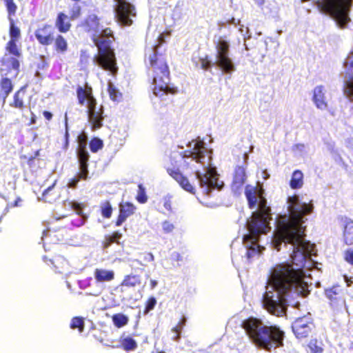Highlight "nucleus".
Here are the masks:
<instances>
[{
	"label": "nucleus",
	"instance_id": "obj_1",
	"mask_svg": "<svg viewBox=\"0 0 353 353\" xmlns=\"http://www.w3.org/2000/svg\"><path fill=\"white\" fill-rule=\"evenodd\" d=\"M289 218L280 220L277 225V235L279 241L276 244L280 250L281 242L293 245L291 263L276 264L270 271L268 282L276 292L267 291L263 296L264 308L271 314L282 316L287 310L285 295L292 288L306 285L303 281L306 258L313 252L314 245L305 241L304 216L313 212L312 201L302 203L296 194L288 198Z\"/></svg>",
	"mask_w": 353,
	"mask_h": 353
},
{
	"label": "nucleus",
	"instance_id": "obj_2",
	"mask_svg": "<svg viewBox=\"0 0 353 353\" xmlns=\"http://www.w3.org/2000/svg\"><path fill=\"white\" fill-rule=\"evenodd\" d=\"M100 18L95 14L87 15L79 24L81 30L90 35L97 48V54L94 57L95 63L103 70L115 77L119 71L117 58L112 43L115 41L113 30L110 28L101 29Z\"/></svg>",
	"mask_w": 353,
	"mask_h": 353
},
{
	"label": "nucleus",
	"instance_id": "obj_3",
	"mask_svg": "<svg viewBox=\"0 0 353 353\" xmlns=\"http://www.w3.org/2000/svg\"><path fill=\"white\" fill-rule=\"evenodd\" d=\"M250 340L257 347L265 351L283 346L285 332L275 324H265L256 317H249L241 323Z\"/></svg>",
	"mask_w": 353,
	"mask_h": 353
},
{
	"label": "nucleus",
	"instance_id": "obj_4",
	"mask_svg": "<svg viewBox=\"0 0 353 353\" xmlns=\"http://www.w3.org/2000/svg\"><path fill=\"white\" fill-rule=\"evenodd\" d=\"M159 43L152 47V52L148 56L149 64L153 73L154 94L161 96L163 94H174L177 88L168 85L170 80V70L165 55L159 51V46L163 41L161 35Z\"/></svg>",
	"mask_w": 353,
	"mask_h": 353
},
{
	"label": "nucleus",
	"instance_id": "obj_5",
	"mask_svg": "<svg viewBox=\"0 0 353 353\" xmlns=\"http://www.w3.org/2000/svg\"><path fill=\"white\" fill-rule=\"evenodd\" d=\"M259 208V211L252 214L251 221L248 223V228L250 233L243 236L245 243L251 242L249 249L253 252H256V248L259 247L257 243L259 234L267 232L269 222L272 219L271 209L267 205L265 198L260 196Z\"/></svg>",
	"mask_w": 353,
	"mask_h": 353
},
{
	"label": "nucleus",
	"instance_id": "obj_6",
	"mask_svg": "<svg viewBox=\"0 0 353 353\" xmlns=\"http://www.w3.org/2000/svg\"><path fill=\"white\" fill-rule=\"evenodd\" d=\"M353 0H316L315 5L322 14L332 18L341 28L350 21V12Z\"/></svg>",
	"mask_w": 353,
	"mask_h": 353
},
{
	"label": "nucleus",
	"instance_id": "obj_7",
	"mask_svg": "<svg viewBox=\"0 0 353 353\" xmlns=\"http://www.w3.org/2000/svg\"><path fill=\"white\" fill-rule=\"evenodd\" d=\"M77 97L78 103L81 106L87 107L89 122L92 130H97L103 126V107H97V102L92 93V88L86 85H79L77 88Z\"/></svg>",
	"mask_w": 353,
	"mask_h": 353
},
{
	"label": "nucleus",
	"instance_id": "obj_8",
	"mask_svg": "<svg viewBox=\"0 0 353 353\" xmlns=\"http://www.w3.org/2000/svg\"><path fill=\"white\" fill-rule=\"evenodd\" d=\"M117 3L115 9V17L117 21L123 26H130L133 23V18L137 15L134 6L127 0H115Z\"/></svg>",
	"mask_w": 353,
	"mask_h": 353
},
{
	"label": "nucleus",
	"instance_id": "obj_9",
	"mask_svg": "<svg viewBox=\"0 0 353 353\" xmlns=\"http://www.w3.org/2000/svg\"><path fill=\"white\" fill-rule=\"evenodd\" d=\"M217 50V64L225 73H231L235 70L232 59L229 57L230 44L227 41L220 39L216 45Z\"/></svg>",
	"mask_w": 353,
	"mask_h": 353
},
{
	"label": "nucleus",
	"instance_id": "obj_10",
	"mask_svg": "<svg viewBox=\"0 0 353 353\" xmlns=\"http://www.w3.org/2000/svg\"><path fill=\"white\" fill-rule=\"evenodd\" d=\"M199 185L205 189L206 194H208L211 188L220 190L223 186V182L219 181V174L214 168H208L204 174L199 171L195 173Z\"/></svg>",
	"mask_w": 353,
	"mask_h": 353
},
{
	"label": "nucleus",
	"instance_id": "obj_11",
	"mask_svg": "<svg viewBox=\"0 0 353 353\" xmlns=\"http://www.w3.org/2000/svg\"><path fill=\"white\" fill-rule=\"evenodd\" d=\"M3 2L8 12V18L10 23V40L19 41L21 37V31L20 29L16 26L13 19V17H14L17 13V6L14 0H3Z\"/></svg>",
	"mask_w": 353,
	"mask_h": 353
},
{
	"label": "nucleus",
	"instance_id": "obj_12",
	"mask_svg": "<svg viewBox=\"0 0 353 353\" xmlns=\"http://www.w3.org/2000/svg\"><path fill=\"white\" fill-rule=\"evenodd\" d=\"M345 79L344 81V93L353 101V52H350L344 62Z\"/></svg>",
	"mask_w": 353,
	"mask_h": 353
},
{
	"label": "nucleus",
	"instance_id": "obj_13",
	"mask_svg": "<svg viewBox=\"0 0 353 353\" xmlns=\"http://www.w3.org/2000/svg\"><path fill=\"white\" fill-rule=\"evenodd\" d=\"M313 323L305 317L296 319L292 325V331L297 339L308 337L313 330Z\"/></svg>",
	"mask_w": 353,
	"mask_h": 353
},
{
	"label": "nucleus",
	"instance_id": "obj_14",
	"mask_svg": "<svg viewBox=\"0 0 353 353\" xmlns=\"http://www.w3.org/2000/svg\"><path fill=\"white\" fill-rule=\"evenodd\" d=\"M34 37L38 43L44 46H50L54 40V30L51 25L43 24L34 31Z\"/></svg>",
	"mask_w": 353,
	"mask_h": 353
},
{
	"label": "nucleus",
	"instance_id": "obj_15",
	"mask_svg": "<svg viewBox=\"0 0 353 353\" xmlns=\"http://www.w3.org/2000/svg\"><path fill=\"white\" fill-rule=\"evenodd\" d=\"M166 171L168 174L174 179L180 185V187L185 191L195 194L196 189L194 186L190 182L188 177L184 176L179 168L172 169L170 167L166 168Z\"/></svg>",
	"mask_w": 353,
	"mask_h": 353
},
{
	"label": "nucleus",
	"instance_id": "obj_16",
	"mask_svg": "<svg viewBox=\"0 0 353 353\" xmlns=\"http://www.w3.org/2000/svg\"><path fill=\"white\" fill-rule=\"evenodd\" d=\"M193 147L190 150H186L182 152L183 157L192 158L197 163H201L205 157L206 148L203 141H196L192 142Z\"/></svg>",
	"mask_w": 353,
	"mask_h": 353
},
{
	"label": "nucleus",
	"instance_id": "obj_17",
	"mask_svg": "<svg viewBox=\"0 0 353 353\" xmlns=\"http://www.w3.org/2000/svg\"><path fill=\"white\" fill-rule=\"evenodd\" d=\"M137 210V207L129 201L121 202L119 204V214L114 222L116 226H121L128 218L132 216Z\"/></svg>",
	"mask_w": 353,
	"mask_h": 353
},
{
	"label": "nucleus",
	"instance_id": "obj_18",
	"mask_svg": "<svg viewBox=\"0 0 353 353\" xmlns=\"http://www.w3.org/2000/svg\"><path fill=\"white\" fill-rule=\"evenodd\" d=\"M339 222L343 226V238L347 245H353V221L347 216H340Z\"/></svg>",
	"mask_w": 353,
	"mask_h": 353
},
{
	"label": "nucleus",
	"instance_id": "obj_19",
	"mask_svg": "<svg viewBox=\"0 0 353 353\" xmlns=\"http://www.w3.org/2000/svg\"><path fill=\"white\" fill-rule=\"evenodd\" d=\"M72 20V19L65 13L59 12L55 19V27L60 33H66L70 31L72 28V23L70 22Z\"/></svg>",
	"mask_w": 353,
	"mask_h": 353
},
{
	"label": "nucleus",
	"instance_id": "obj_20",
	"mask_svg": "<svg viewBox=\"0 0 353 353\" xmlns=\"http://www.w3.org/2000/svg\"><path fill=\"white\" fill-rule=\"evenodd\" d=\"M246 180L245 169L243 166L238 165L236 167L234 174V178L232 183V188L234 192L241 190Z\"/></svg>",
	"mask_w": 353,
	"mask_h": 353
},
{
	"label": "nucleus",
	"instance_id": "obj_21",
	"mask_svg": "<svg viewBox=\"0 0 353 353\" xmlns=\"http://www.w3.org/2000/svg\"><path fill=\"white\" fill-rule=\"evenodd\" d=\"M26 90L24 87L18 90L13 95L12 101L10 103V106L23 112L26 108L25 102Z\"/></svg>",
	"mask_w": 353,
	"mask_h": 353
},
{
	"label": "nucleus",
	"instance_id": "obj_22",
	"mask_svg": "<svg viewBox=\"0 0 353 353\" xmlns=\"http://www.w3.org/2000/svg\"><path fill=\"white\" fill-rule=\"evenodd\" d=\"M94 277L98 283H108L113 281L115 277L114 272L112 270L103 268H96L93 272Z\"/></svg>",
	"mask_w": 353,
	"mask_h": 353
},
{
	"label": "nucleus",
	"instance_id": "obj_23",
	"mask_svg": "<svg viewBox=\"0 0 353 353\" xmlns=\"http://www.w3.org/2000/svg\"><path fill=\"white\" fill-rule=\"evenodd\" d=\"M312 100L319 109H326L327 104L325 101L323 86L319 85L314 89Z\"/></svg>",
	"mask_w": 353,
	"mask_h": 353
},
{
	"label": "nucleus",
	"instance_id": "obj_24",
	"mask_svg": "<svg viewBox=\"0 0 353 353\" xmlns=\"http://www.w3.org/2000/svg\"><path fill=\"white\" fill-rule=\"evenodd\" d=\"M53 50L58 54H65L69 50V45L67 39L62 34H57L54 37Z\"/></svg>",
	"mask_w": 353,
	"mask_h": 353
},
{
	"label": "nucleus",
	"instance_id": "obj_25",
	"mask_svg": "<svg viewBox=\"0 0 353 353\" xmlns=\"http://www.w3.org/2000/svg\"><path fill=\"white\" fill-rule=\"evenodd\" d=\"M77 157L79 163V170L82 172L81 177L85 174H89L88 161L90 155L87 150H77Z\"/></svg>",
	"mask_w": 353,
	"mask_h": 353
},
{
	"label": "nucleus",
	"instance_id": "obj_26",
	"mask_svg": "<svg viewBox=\"0 0 353 353\" xmlns=\"http://www.w3.org/2000/svg\"><path fill=\"white\" fill-rule=\"evenodd\" d=\"M141 283V276L139 274H127L121 282L120 285L126 288H134Z\"/></svg>",
	"mask_w": 353,
	"mask_h": 353
},
{
	"label": "nucleus",
	"instance_id": "obj_27",
	"mask_svg": "<svg viewBox=\"0 0 353 353\" xmlns=\"http://www.w3.org/2000/svg\"><path fill=\"white\" fill-rule=\"evenodd\" d=\"M65 228L56 230L54 227L50 226L43 232V236H48L51 241H60L64 239Z\"/></svg>",
	"mask_w": 353,
	"mask_h": 353
},
{
	"label": "nucleus",
	"instance_id": "obj_28",
	"mask_svg": "<svg viewBox=\"0 0 353 353\" xmlns=\"http://www.w3.org/2000/svg\"><path fill=\"white\" fill-rule=\"evenodd\" d=\"M13 84L11 79L8 77H3L0 80V98H1L3 102L6 98L12 92Z\"/></svg>",
	"mask_w": 353,
	"mask_h": 353
},
{
	"label": "nucleus",
	"instance_id": "obj_29",
	"mask_svg": "<svg viewBox=\"0 0 353 353\" xmlns=\"http://www.w3.org/2000/svg\"><path fill=\"white\" fill-rule=\"evenodd\" d=\"M290 185L292 189H299L303 185V174L300 170H296L292 174L290 181Z\"/></svg>",
	"mask_w": 353,
	"mask_h": 353
},
{
	"label": "nucleus",
	"instance_id": "obj_30",
	"mask_svg": "<svg viewBox=\"0 0 353 353\" xmlns=\"http://www.w3.org/2000/svg\"><path fill=\"white\" fill-rule=\"evenodd\" d=\"M44 259L46 262L49 261L52 265H53L54 270L59 273H62L68 265L67 261L63 256H57L53 259L48 260L45 257Z\"/></svg>",
	"mask_w": 353,
	"mask_h": 353
},
{
	"label": "nucleus",
	"instance_id": "obj_31",
	"mask_svg": "<svg viewBox=\"0 0 353 353\" xmlns=\"http://www.w3.org/2000/svg\"><path fill=\"white\" fill-rule=\"evenodd\" d=\"M325 294L331 302H336L341 298V289L339 285H335L325 289Z\"/></svg>",
	"mask_w": 353,
	"mask_h": 353
},
{
	"label": "nucleus",
	"instance_id": "obj_32",
	"mask_svg": "<svg viewBox=\"0 0 353 353\" xmlns=\"http://www.w3.org/2000/svg\"><path fill=\"white\" fill-rule=\"evenodd\" d=\"M122 236V234L119 231H114L111 234H107L104 236L102 242L104 248H108L112 243H119V240Z\"/></svg>",
	"mask_w": 353,
	"mask_h": 353
},
{
	"label": "nucleus",
	"instance_id": "obj_33",
	"mask_svg": "<svg viewBox=\"0 0 353 353\" xmlns=\"http://www.w3.org/2000/svg\"><path fill=\"white\" fill-rule=\"evenodd\" d=\"M245 195L248 200L249 208L253 209L255 208L257 203V198L256 196V190L254 188L246 186L245 190Z\"/></svg>",
	"mask_w": 353,
	"mask_h": 353
},
{
	"label": "nucleus",
	"instance_id": "obj_34",
	"mask_svg": "<svg viewBox=\"0 0 353 353\" xmlns=\"http://www.w3.org/2000/svg\"><path fill=\"white\" fill-rule=\"evenodd\" d=\"M100 211L104 219H110L112 216L113 208L110 201L106 200L101 203Z\"/></svg>",
	"mask_w": 353,
	"mask_h": 353
},
{
	"label": "nucleus",
	"instance_id": "obj_35",
	"mask_svg": "<svg viewBox=\"0 0 353 353\" xmlns=\"http://www.w3.org/2000/svg\"><path fill=\"white\" fill-rule=\"evenodd\" d=\"M182 152H172L169 157L170 165L172 167V169L179 168V165L181 159H184Z\"/></svg>",
	"mask_w": 353,
	"mask_h": 353
},
{
	"label": "nucleus",
	"instance_id": "obj_36",
	"mask_svg": "<svg viewBox=\"0 0 353 353\" xmlns=\"http://www.w3.org/2000/svg\"><path fill=\"white\" fill-rule=\"evenodd\" d=\"M112 319L114 326L118 328L122 327L127 325L129 321L128 317L121 313L114 314L112 317Z\"/></svg>",
	"mask_w": 353,
	"mask_h": 353
},
{
	"label": "nucleus",
	"instance_id": "obj_37",
	"mask_svg": "<svg viewBox=\"0 0 353 353\" xmlns=\"http://www.w3.org/2000/svg\"><path fill=\"white\" fill-rule=\"evenodd\" d=\"M186 323V318L185 316H183L181 319L179 321L176 325H175L172 329V331L175 332V335L172 337V339L178 341L181 338V333L182 330L183 329V327L185 326Z\"/></svg>",
	"mask_w": 353,
	"mask_h": 353
},
{
	"label": "nucleus",
	"instance_id": "obj_38",
	"mask_svg": "<svg viewBox=\"0 0 353 353\" xmlns=\"http://www.w3.org/2000/svg\"><path fill=\"white\" fill-rule=\"evenodd\" d=\"M322 345V341L316 339H311L307 345L311 353H322L323 352Z\"/></svg>",
	"mask_w": 353,
	"mask_h": 353
},
{
	"label": "nucleus",
	"instance_id": "obj_39",
	"mask_svg": "<svg viewBox=\"0 0 353 353\" xmlns=\"http://www.w3.org/2000/svg\"><path fill=\"white\" fill-rule=\"evenodd\" d=\"M108 92L110 98L112 101H119L122 98V94L115 88V86L112 83H108Z\"/></svg>",
	"mask_w": 353,
	"mask_h": 353
},
{
	"label": "nucleus",
	"instance_id": "obj_40",
	"mask_svg": "<svg viewBox=\"0 0 353 353\" xmlns=\"http://www.w3.org/2000/svg\"><path fill=\"white\" fill-rule=\"evenodd\" d=\"M90 151L93 153L97 152L99 150H101L103 147V141L98 138H92L89 143Z\"/></svg>",
	"mask_w": 353,
	"mask_h": 353
},
{
	"label": "nucleus",
	"instance_id": "obj_41",
	"mask_svg": "<svg viewBox=\"0 0 353 353\" xmlns=\"http://www.w3.org/2000/svg\"><path fill=\"white\" fill-rule=\"evenodd\" d=\"M82 172H79L78 174L73 178L70 179L68 183L67 186L72 189H75L80 180L86 181L88 179V174H85V176L81 177Z\"/></svg>",
	"mask_w": 353,
	"mask_h": 353
},
{
	"label": "nucleus",
	"instance_id": "obj_42",
	"mask_svg": "<svg viewBox=\"0 0 353 353\" xmlns=\"http://www.w3.org/2000/svg\"><path fill=\"white\" fill-rule=\"evenodd\" d=\"M17 41L14 40H10L6 46V50L11 54L17 57H19L21 56V52L17 48Z\"/></svg>",
	"mask_w": 353,
	"mask_h": 353
},
{
	"label": "nucleus",
	"instance_id": "obj_43",
	"mask_svg": "<svg viewBox=\"0 0 353 353\" xmlns=\"http://www.w3.org/2000/svg\"><path fill=\"white\" fill-rule=\"evenodd\" d=\"M70 327L72 329L77 328L80 332L84 330V321L82 317L75 316L73 317L70 322Z\"/></svg>",
	"mask_w": 353,
	"mask_h": 353
},
{
	"label": "nucleus",
	"instance_id": "obj_44",
	"mask_svg": "<svg viewBox=\"0 0 353 353\" xmlns=\"http://www.w3.org/2000/svg\"><path fill=\"white\" fill-rule=\"evenodd\" d=\"M123 348L126 351L133 350L137 348V344L131 337L125 338L121 343Z\"/></svg>",
	"mask_w": 353,
	"mask_h": 353
},
{
	"label": "nucleus",
	"instance_id": "obj_45",
	"mask_svg": "<svg viewBox=\"0 0 353 353\" xmlns=\"http://www.w3.org/2000/svg\"><path fill=\"white\" fill-rule=\"evenodd\" d=\"M78 3H74L73 6L70 9V17L72 20H75L79 18L82 14V8L81 7L77 4Z\"/></svg>",
	"mask_w": 353,
	"mask_h": 353
},
{
	"label": "nucleus",
	"instance_id": "obj_46",
	"mask_svg": "<svg viewBox=\"0 0 353 353\" xmlns=\"http://www.w3.org/2000/svg\"><path fill=\"white\" fill-rule=\"evenodd\" d=\"M139 190L136 196V200L140 203H145L148 201V196H146L145 188L142 184H139Z\"/></svg>",
	"mask_w": 353,
	"mask_h": 353
},
{
	"label": "nucleus",
	"instance_id": "obj_47",
	"mask_svg": "<svg viewBox=\"0 0 353 353\" xmlns=\"http://www.w3.org/2000/svg\"><path fill=\"white\" fill-rule=\"evenodd\" d=\"M78 148L77 150H87L88 137L84 133H81L77 137Z\"/></svg>",
	"mask_w": 353,
	"mask_h": 353
},
{
	"label": "nucleus",
	"instance_id": "obj_48",
	"mask_svg": "<svg viewBox=\"0 0 353 353\" xmlns=\"http://www.w3.org/2000/svg\"><path fill=\"white\" fill-rule=\"evenodd\" d=\"M39 155V151L37 150L34 152V155L27 157L26 155H23L21 157L22 159L25 160V163L28 165L29 168H32L35 165V161L37 159V157Z\"/></svg>",
	"mask_w": 353,
	"mask_h": 353
},
{
	"label": "nucleus",
	"instance_id": "obj_49",
	"mask_svg": "<svg viewBox=\"0 0 353 353\" xmlns=\"http://www.w3.org/2000/svg\"><path fill=\"white\" fill-rule=\"evenodd\" d=\"M157 304V300L154 297H150L145 302V307L143 314H148L150 310H153Z\"/></svg>",
	"mask_w": 353,
	"mask_h": 353
},
{
	"label": "nucleus",
	"instance_id": "obj_50",
	"mask_svg": "<svg viewBox=\"0 0 353 353\" xmlns=\"http://www.w3.org/2000/svg\"><path fill=\"white\" fill-rule=\"evenodd\" d=\"M56 181L52 183V185H51L50 186H49L48 188H46L42 193V199L46 201V202H48V203H51L52 201L53 200L52 198H50V192L52 190V189L54 188L55 184H56Z\"/></svg>",
	"mask_w": 353,
	"mask_h": 353
},
{
	"label": "nucleus",
	"instance_id": "obj_51",
	"mask_svg": "<svg viewBox=\"0 0 353 353\" xmlns=\"http://www.w3.org/2000/svg\"><path fill=\"white\" fill-rule=\"evenodd\" d=\"M201 67L203 70H208L211 66V61L209 60V57L205 55L204 57L199 59Z\"/></svg>",
	"mask_w": 353,
	"mask_h": 353
},
{
	"label": "nucleus",
	"instance_id": "obj_52",
	"mask_svg": "<svg viewBox=\"0 0 353 353\" xmlns=\"http://www.w3.org/2000/svg\"><path fill=\"white\" fill-rule=\"evenodd\" d=\"M162 228L164 233L168 234L172 232L174 230V226L170 221H165L162 223Z\"/></svg>",
	"mask_w": 353,
	"mask_h": 353
},
{
	"label": "nucleus",
	"instance_id": "obj_53",
	"mask_svg": "<svg viewBox=\"0 0 353 353\" xmlns=\"http://www.w3.org/2000/svg\"><path fill=\"white\" fill-rule=\"evenodd\" d=\"M10 61L11 68L16 71L14 77H17L19 71V61L16 58H12Z\"/></svg>",
	"mask_w": 353,
	"mask_h": 353
},
{
	"label": "nucleus",
	"instance_id": "obj_54",
	"mask_svg": "<svg viewBox=\"0 0 353 353\" xmlns=\"http://www.w3.org/2000/svg\"><path fill=\"white\" fill-rule=\"evenodd\" d=\"M344 259L348 263L353 265V250H347L345 252Z\"/></svg>",
	"mask_w": 353,
	"mask_h": 353
},
{
	"label": "nucleus",
	"instance_id": "obj_55",
	"mask_svg": "<svg viewBox=\"0 0 353 353\" xmlns=\"http://www.w3.org/2000/svg\"><path fill=\"white\" fill-rule=\"evenodd\" d=\"M72 208L77 212L78 214L81 215L82 214L83 205L77 202H73L72 203Z\"/></svg>",
	"mask_w": 353,
	"mask_h": 353
},
{
	"label": "nucleus",
	"instance_id": "obj_56",
	"mask_svg": "<svg viewBox=\"0 0 353 353\" xmlns=\"http://www.w3.org/2000/svg\"><path fill=\"white\" fill-rule=\"evenodd\" d=\"M172 203L170 198L165 197L163 199V206L168 211H172Z\"/></svg>",
	"mask_w": 353,
	"mask_h": 353
},
{
	"label": "nucleus",
	"instance_id": "obj_57",
	"mask_svg": "<svg viewBox=\"0 0 353 353\" xmlns=\"http://www.w3.org/2000/svg\"><path fill=\"white\" fill-rule=\"evenodd\" d=\"M143 260L147 262H152L154 260V255L151 252L143 254Z\"/></svg>",
	"mask_w": 353,
	"mask_h": 353
},
{
	"label": "nucleus",
	"instance_id": "obj_58",
	"mask_svg": "<svg viewBox=\"0 0 353 353\" xmlns=\"http://www.w3.org/2000/svg\"><path fill=\"white\" fill-rule=\"evenodd\" d=\"M92 279L91 277L88 278L85 281H81L80 285L81 288H85L90 285Z\"/></svg>",
	"mask_w": 353,
	"mask_h": 353
},
{
	"label": "nucleus",
	"instance_id": "obj_59",
	"mask_svg": "<svg viewBox=\"0 0 353 353\" xmlns=\"http://www.w3.org/2000/svg\"><path fill=\"white\" fill-rule=\"evenodd\" d=\"M43 115L44 118L48 121H51L53 117V114L47 110L43 112Z\"/></svg>",
	"mask_w": 353,
	"mask_h": 353
},
{
	"label": "nucleus",
	"instance_id": "obj_60",
	"mask_svg": "<svg viewBox=\"0 0 353 353\" xmlns=\"http://www.w3.org/2000/svg\"><path fill=\"white\" fill-rule=\"evenodd\" d=\"M30 121H29V125H33V124H35L36 122H37V117L35 115V114L31 111V114H30Z\"/></svg>",
	"mask_w": 353,
	"mask_h": 353
},
{
	"label": "nucleus",
	"instance_id": "obj_61",
	"mask_svg": "<svg viewBox=\"0 0 353 353\" xmlns=\"http://www.w3.org/2000/svg\"><path fill=\"white\" fill-rule=\"evenodd\" d=\"M157 284H158L157 281L154 280V279H151L150 281V289L151 290L154 289L157 287Z\"/></svg>",
	"mask_w": 353,
	"mask_h": 353
},
{
	"label": "nucleus",
	"instance_id": "obj_62",
	"mask_svg": "<svg viewBox=\"0 0 353 353\" xmlns=\"http://www.w3.org/2000/svg\"><path fill=\"white\" fill-rule=\"evenodd\" d=\"M86 295L93 296H97L101 294V291H94L93 292H86Z\"/></svg>",
	"mask_w": 353,
	"mask_h": 353
},
{
	"label": "nucleus",
	"instance_id": "obj_63",
	"mask_svg": "<svg viewBox=\"0 0 353 353\" xmlns=\"http://www.w3.org/2000/svg\"><path fill=\"white\" fill-rule=\"evenodd\" d=\"M254 1H255L258 5H259V6H262V5L265 3V0H254Z\"/></svg>",
	"mask_w": 353,
	"mask_h": 353
},
{
	"label": "nucleus",
	"instance_id": "obj_64",
	"mask_svg": "<svg viewBox=\"0 0 353 353\" xmlns=\"http://www.w3.org/2000/svg\"><path fill=\"white\" fill-rule=\"evenodd\" d=\"M68 138H69V133H68V131L66 130V131L65 132V139L66 144H68Z\"/></svg>",
	"mask_w": 353,
	"mask_h": 353
}]
</instances>
